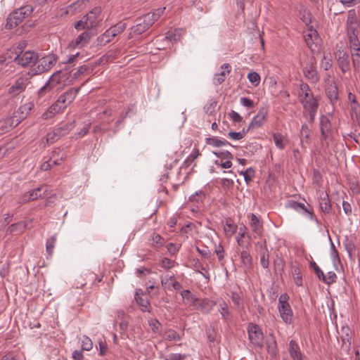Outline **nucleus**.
Returning <instances> with one entry per match:
<instances>
[{"label":"nucleus","mask_w":360,"mask_h":360,"mask_svg":"<svg viewBox=\"0 0 360 360\" xmlns=\"http://www.w3.org/2000/svg\"><path fill=\"white\" fill-rule=\"evenodd\" d=\"M298 98L304 108V116L309 123H313L317 112L319 102L307 84L303 82L300 84Z\"/></svg>","instance_id":"obj_1"},{"label":"nucleus","mask_w":360,"mask_h":360,"mask_svg":"<svg viewBox=\"0 0 360 360\" xmlns=\"http://www.w3.org/2000/svg\"><path fill=\"white\" fill-rule=\"evenodd\" d=\"M79 88H71L62 94L58 99L49 108L42 114L44 120L51 118L54 115L62 112L68 105L75 98Z\"/></svg>","instance_id":"obj_2"},{"label":"nucleus","mask_w":360,"mask_h":360,"mask_svg":"<svg viewBox=\"0 0 360 360\" xmlns=\"http://www.w3.org/2000/svg\"><path fill=\"white\" fill-rule=\"evenodd\" d=\"M49 193L48 186L42 185L21 195L18 199V203L20 205L25 204L39 198H45Z\"/></svg>","instance_id":"obj_3"},{"label":"nucleus","mask_w":360,"mask_h":360,"mask_svg":"<svg viewBox=\"0 0 360 360\" xmlns=\"http://www.w3.org/2000/svg\"><path fill=\"white\" fill-rule=\"evenodd\" d=\"M37 53L32 51L23 52L21 51L19 53H16L14 57V61L22 67H32L36 65L38 60Z\"/></svg>","instance_id":"obj_4"},{"label":"nucleus","mask_w":360,"mask_h":360,"mask_svg":"<svg viewBox=\"0 0 360 360\" xmlns=\"http://www.w3.org/2000/svg\"><path fill=\"white\" fill-rule=\"evenodd\" d=\"M150 18V16H146L144 15L142 18L136 20V25L131 27L129 38H133L140 35L149 29V27L153 25V20Z\"/></svg>","instance_id":"obj_5"},{"label":"nucleus","mask_w":360,"mask_h":360,"mask_svg":"<svg viewBox=\"0 0 360 360\" xmlns=\"http://www.w3.org/2000/svg\"><path fill=\"white\" fill-rule=\"evenodd\" d=\"M30 83V77L29 75L20 76L15 82L9 87L8 92L9 94L15 96L25 91L27 86Z\"/></svg>","instance_id":"obj_6"},{"label":"nucleus","mask_w":360,"mask_h":360,"mask_svg":"<svg viewBox=\"0 0 360 360\" xmlns=\"http://www.w3.org/2000/svg\"><path fill=\"white\" fill-rule=\"evenodd\" d=\"M56 60L57 58L54 55H48L41 58H38L37 66L34 70V74L39 75L49 71L55 65Z\"/></svg>","instance_id":"obj_7"},{"label":"nucleus","mask_w":360,"mask_h":360,"mask_svg":"<svg viewBox=\"0 0 360 360\" xmlns=\"http://www.w3.org/2000/svg\"><path fill=\"white\" fill-rule=\"evenodd\" d=\"M72 123H67L62 127H58L49 132L46 135V141L49 144H52L62 136L68 134L73 129Z\"/></svg>","instance_id":"obj_8"},{"label":"nucleus","mask_w":360,"mask_h":360,"mask_svg":"<svg viewBox=\"0 0 360 360\" xmlns=\"http://www.w3.org/2000/svg\"><path fill=\"white\" fill-rule=\"evenodd\" d=\"M248 333L249 340L254 346L262 347L263 345L264 335L257 325L250 323L248 328Z\"/></svg>","instance_id":"obj_9"},{"label":"nucleus","mask_w":360,"mask_h":360,"mask_svg":"<svg viewBox=\"0 0 360 360\" xmlns=\"http://www.w3.org/2000/svg\"><path fill=\"white\" fill-rule=\"evenodd\" d=\"M347 27L348 37L359 36L360 33L359 25L356 18V11L354 9L348 11Z\"/></svg>","instance_id":"obj_10"},{"label":"nucleus","mask_w":360,"mask_h":360,"mask_svg":"<svg viewBox=\"0 0 360 360\" xmlns=\"http://www.w3.org/2000/svg\"><path fill=\"white\" fill-rule=\"evenodd\" d=\"M60 72H57L54 73L49 79V81L46 83V84L42 86L39 90V96H44L46 92H49L51 90L56 89L59 90L60 87L58 86L60 82Z\"/></svg>","instance_id":"obj_11"},{"label":"nucleus","mask_w":360,"mask_h":360,"mask_svg":"<svg viewBox=\"0 0 360 360\" xmlns=\"http://www.w3.org/2000/svg\"><path fill=\"white\" fill-rule=\"evenodd\" d=\"M304 77L312 83H316L319 79V75L316 70L315 59L311 57L307 65L303 68Z\"/></svg>","instance_id":"obj_12"},{"label":"nucleus","mask_w":360,"mask_h":360,"mask_svg":"<svg viewBox=\"0 0 360 360\" xmlns=\"http://www.w3.org/2000/svg\"><path fill=\"white\" fill-rule=\"evenodd\" d=\"M160 281L162 285L166 290H171L172 288L175 290H179L182 288L181 284L176 281L174 274L165 276H161Z\"/></svg>","instance_id":"obj_13"},{"label":"nucleus","mask_w":360,"mask_h":360,"mask_svg":"<svg viewBox=\"0 0 360 360\" xmlns=\"http://www.w3.org/2000/svg\"><path fill=\"white\" fill-rule=\"evenodd\" d=\"M214 305L215 302L212 300L198 298L193 307L202 313L207 314L212 309Z\"/></svg>","instance_id":"obj_14"},{"label":"nucleus","mask_w":360,"mask_h":360,"mask_svg":"<svg viewBox=\"0 0 360 360\" xmlns=\"http://www.w3.org/2000/svg\"><path fill=\"white\" fill-rule=\"evenodd\" d=\"M91 35L89 31H84L70 43L72 48H82L89 44Z\"/></svg>","instance_id":"obj_15"},{"label":"nucleus","mask_w":360,"mask_h":360,"mask_svg":"<svg viewBox=\"0 0 360 360\" xmlns=\"http://www.w3.org/2000/svg\"><path fill=\"white\" fill-rule=\"evenodd\" d=\"M337 55L338 67L343 73L348 72L350 70L349 55L343 51H338Z\"/></svg>","instance_id":"obj_16"},{"label":"nucleus","mask_w":360,"mask_h":360,"mask_svg":"<svg viewBox=\"0 0 360 360\" xmlns=\"http://www.w3.org/2000/svg\"><path fill=\"white\" fill-rule=\"evenodd\" d=\"M285 207L295 210L297 212L303 211L305 213L309 214L310 219H314V213L311 210H309L304 204L297 202L293 200H288L285 203Z\"/></svg>","instance_id":"obj_17"},{"label":"nucleus","mask_w":360,"mask_h":360,"mask_svg":"<svg viewBox=\"0 0 360 360\" xmlns=\"http://www.w3.org/2000/svg\"><path fill=\"white\" fill-rule=\"evenodd\" d=\"M320 129L321 134L323 139H327L332 132V125L329 119L322 115L320 118Z\"/></svg>","instance_id":"obj_18"},{"label":"nucleus","mask_w":360,"mask_h":360,"mask_svg":"<svg viewBox=\"0 0 360 360\" xmlns=\"http://www.w3.org/2000/svg\"><path fill=\"white\" fill-rule=\"evenodd\" d=\"M221 71L215 74L213 77V84L216 86L221 84L226 78V76L231 72V66L229 63H224L221 67Z\"/></svg>","instance_id":"obj_19"},{"label":"nucleus","mask_w":360,"mask_h":360,"mask_svg":"<svg viewBox=\"0 0 360 360\" xmlns=\"http://www.w3.org/2000/svg\"><path fill=\"white\" fill-rule=\"evenodd\" d=\"M101 9L100 7H95L89 13L84 16L85 20L88 23L86 26L89 27V30L97 25V19L101 13Z\"/></svg>","instance_id":"obj_20"},{"label":"nucleus","mask_w":360,"mask_h":360,"mask_svg":"<svg viewBox=\"0 0 360 360\" xmlns=\"http://www.w3.org/2000/svg\"><path fill=\"white\" fill-rule=\"evenodd\" d=\"M278 308L282 320L286 324H290L292 321L293 313L290 304L278 306Z\"/></svg>","instance_id":"obj_21"},{"label":"nucleus","mask_w":360,"mask_h":360,"mask_svg":"<svg viewBox=\"0 0 360 360\" xmlns=\"http://www.w3.org/2000/svg\"><path fill=\"white\" fill-rule=\"evenodd\" d=\"M249 218L250 219V227L254 233V237L260 236L263 231V226L259 219L253 213H252Z\"/></svg>","instance_id":"obj_22"},{"label":"nucleus","mask_w":360,"mask_h":360,"mask_svg":"<svg viewBox=\"0 0 360 360\" xmlns=\"http://www.w3.org/2000/svg\"><path fill=\"white\" fill-rule=\"evenodd\" d=\"M240 260L244 271L250 272L252 269V257L247 250L240 252Z\"/></svg>","instance_id":"obj_23"},{"label":"nucleus","mask_w":360,"mask_h":360,"mask_svg":"<svg viewBox=\"0 0 360 360\" xmlns=\"http://www.w3.org/2000/svg\"><path fill=\"white\" fill-rule=\"evenodd\" d=\"M288 352L292 360H299L304 357L301 353L300 346L294 340L289 342Z\"/></svg>","instance_id":"obj_24"},{"label":"nucleus","mask_w":360,"mask_h":360,"mask_svg":"<svg viewBox=\"0 0 360 360\" xmlns=\"http://www.w3.org/2000/svg\"><path fill=\"white\" fill-rule=\"evenodd\" d=\"M326 94L332 103L336 102L338 99V91L335 84L332 82L326 87Z\"/></svg>","instance_id":"obj_25"},{"label":"nucleus","mask_w":360,"mask_h":360,"mask_svg":"<svg viewBox=\"0 0 360 360\" xmlns=\"http://www.w3.org/2000/svg\"><path fill=\"white\" fill-rule=\"evenodd\" d=\"M319 205L321 210L326 214L330 213L331 210L330 200L327 193H322L319 198Z\"/></svg>","instance_id":"obj_26"},{"label":"nucleus","mask_w":360,"mask_h":360,"mask_svg":"<svg viewBox=\"0 0 360 360\" xmlns=\"http://www.w3.org/2000/svg\"><path fill=\"white\" fill-rule=\"evenodd\" d=\"M304 38L308 47L313 50V44L319 39L317 32L311 29L304 35Z\"/></svg>","instance_id":"obj_27"},{"label":"nucleus","mask_w":360,"mask_h":360,"mask_svg":"<svg viewBox=\"0 0 360 360\" xmlns=\"http://www.w3.org/2000/svg\"><path fill=\"white\" fill-rule=\"evenodd\" d=\"M34 7L31 5H26L24 6H21L18 9L14 11V12L18 15V16L22 20V21L31 15L33 13Z\"/></svg>","instance_id":"obj_28"},{"label":"nucleus","mask_w":360,"mask_h":360,"mask_svg":"<svg viewBox=\"0 0 360 360\" xmlns=\"http://www.w3.org/2000/svg\"><path fill=\"white\" fill-rule=\"evenodd\" d=\"M137 304L141 307L142 311L150 312L151 307L146 295H139L138 293L135 296Z\"/></svg>","instance_id":"obj_29"},{"label":"nucleus","mask_w":360,"mask_h":360,"mask_svg":"<svg viewBox=\"0 0 360 360\" xmlns=\"http://www.w3.org/2000/svg\"><path fill=\"white\" fill-rule=\"evenodd\" d=\"M23 118H21V116L19 115L15 111L13 112V116L6 119L4 122H5L6 126L5 128L7 129L8 128H13L16 127L19 123L23 120Z\"/></svg>","instance_id":"obj_30"},{"label":"nucleus","mask_w":360,"mask_h":360,"mask_svg":"<svg viewBox=\"0 0 360 360\" xmlns=\"http://www.w3.org/2000/svg\"><path fill=\"white\" fill-rule=\"evenodd\" d=\"M258 253L261 266L264 269H268L269 266V252L267 248H265L264 245L262 246V251H259Z\"/></svg>","instance_id":"obj_31"},{"label":"nucleus","mask_w":360,"mask_h":360,"mask_svg":"<svg viewBox=\"0 0 360 360\" xmlns=\"http://www.w3.org/2000/svg\"><path fill=\"white\" fill-rule=\"evenodd\" d=\"M22 21L18 16V15L13 11L7 18L6 27L7 29H13L18 26Z\"/></svg>","instance_id":"obj_32"},{"label":"nucleus","mask_w":360,"mask_h":360,"mask_svg":"<svg viewBox=\"0 0 360 360\" xmlns=\"http://www.w3.org/2000/svg\"><path fill=\"white\" fill-rule=\"evenodd\" d=\"M126 23L124 22H119L115 25L110 27L107 30V34H110L111 37H116L126 29Z\"/></svg>","instance_id":"obj_33"},{"label":"nucleus","mask_w":360,"mask_h":360,"mask_svg":"<svg viewBox=\"0 0 360 360\" xmlns=\"http://www.w3.org/2000/svg\"><path fill=\"white\" fill-rule=\"evenodd\" d=\"M26 224L24 221H18L11 224L7 229V231L11 234H19L25 231Z\"/></svg>","instance_id":"obj_34"},{"label":"nucleus","mask_w":360,"mask_h":360,"mask_svg":"<svg viewBox=\"0 0 360 360\" xmlns=\"http://www.w3.org/2000/svg\"><path fill=\"white\" fill-rule=\"evenodd\" d=\"M292 278L297 286L302 285V278L301 275V270L298 265H292Z\"/></svg>","instance_id":"obj_35"},{"label":"nucleus","mask_w":360,"mask_h":360,"mask_svg":"<svg viewBox=\"0 0 360 360\" xmlns=\"http://www.w3.org/2000/svg\"><path fill=\"white\" fill-rule=\"evenodd\" d=\"M181 295L186 304L194 306L198 297H195L189 290H184L181 292Z\"/></svg>","instance_id":"obj_36"},{"label":"nucleus","mask_w":360,"mask_h":360,"mask_svg":"<svg viewBox=\"0 0 360 360\" xmlns=\"http://www.w3.org/2000/svg\"><path fill=\"white\" fill-rule=\"evenodd\" d=\"M34 107V104L31 102L26 103L19 107V108L15 111L19 115L21 116V118H26L30 110Z\"/></svg>","instance_id":"obj_37"},{"label":"nucleus","mask_w":360,"mask_h":360,"mask_svg":"<svg viewBox=\"0 0 360 360\" xmlns=\"http://www.w3.org/2000/svg\"><path fill=\"white\" fill-rule=\"evenodd\" d=\"M150 240L151 241L150 245L155 248L162 247L165 243V239L156 233H153L150 235Z\"/></svg>","instance_id":"obj_38"},{"label":"nucleus","mask_w":360,"mask_h":360,"mask_svg":"<svg viewBox=\"0 0 360 360\" xmlns=\"http://www.w3.org/2000/svg\"><path fill=\"white\" fill-rule=\"evenodd\" d=\"M224 230L226 235L231 237L236 232L237 226L231 221V219H227L224 226Z\"/></svg>","instance_id":"obj_39"},{"label":"nucleus","mask_w":360,"mask_h":360,"mask_svg":"<svg viewBox=\"0 0 360 360\" xmlns=\"http://www.w3.org/2000/svg\"><path fill=\"white\" fill-rule=\"evenodd\" d=\"M273 139L276 146L278 149L283 150L285 148L287 141L282 134L275 133L273 135Z\"/></svg>","instance_id":"obj_40"},{"label":"nucleus","mask_w":360,"mask_h":360,"mask_svg":"<svg viewBox=\"0 0 360 360\" xmlns=\"http://www.w3.org/2000/svg\"><path fill=\"white\" fill-rule=\"evenodd\" d=\"M13 68L12 64L10 62L6 61V58L4 56H0V75L6 73L13 70L11 68Z\"/></svg>","instance_id":"obj_41"},{"label":"nucleus","mask_w":360,"mask_h":360,"mask_svg":"<svg viewBox=\"0 0 360 360\" xmlns=\"http://www.w3.org/2000/svg\"><path fill=\"white\" fill-rule=\"evenodd\" d=\"M352 60L354 70L359 72L360 70V49L359 51H352Z\"/></svg>","instance_id":"obj_42"},{"label":"nucleus","mask_w":360,"mask_h":360,"mask_svg":"<svg viewBox=\"0 0 360 360\" xmlns=\"http://www.w3.org/2000/svg\"><path fill=\"white\" fill-rule=\"evenodd\" d=\"M57 240V235L55 234L50 238H48L46 243V250L49 255H52L53 252V249L55 246V243Z\"/></svg>","instance_id":"obj_43"},{"label":"nucleus","mask_w":360,"mask_h":360,"mask_svg":"<svg viewBox=\"0 0 360 360\" xmlns=\"http://www.w3.org/2000/svg\"><path fill=\"white\" fill-rule=\"evenodd\" d=\"M301 143L303 145L304 143H309V129L306 124L302 125L300 130Z\"/></svg>","instance_id":"obj_44"},{"label":"nucleus","mask_w":360,"mask_h":360,"mask_svg":"<svg viewBox=\"0 0 360 360\" xmlns=\"http://www.w3.org/2000/svg\"><path fill=\"white\" fill-rule=\"evenodd\" d=\"M337 276L335 272L329 271L327 274H323V276L321 277V281L327 285H330L336 282Z\"/></svg>","instance_id":"obj_45"},{"label":"nucleus","mask_w":360,"mask_h":360,"mask_svg":"<svg viewBox=\"0 0 360 360\" xmlns=\"http://www.w3.org/2000/svg\"><path fill=\"white\" fill-rule=\"evenodd\" d=\"M348 38L350 51L360 50V41L358 39V36H349Z\"/></svg>","instance_id":"obj_46"},{"label":"nucleus","mask_w":360,"mask_h":360,"mask_svg":"<svg viewBox=\"0 0 360 360\" xmlns=\"http://www.w3.org/2000/svg\"><path fill=\"white\" fill-rule=\"evenodd\" d=\"M200 155V151L198 148H194L191 154L185 160L184 165L185 167H188L192 162L198 158Z\"/></svg>","instance_id":"obj_47"},{"label":"nucleus","mask_w":360,"mask_h":360,"mask_svg":"<svg viewBox=\"0 0 360 360\" xmlns=\"http://www.w3.org/2000/svg\"><path fill=\"white\" fill-rule=\"evenodd\" d=\"M165 340L177 341L181 340V335L174 330L169 329L165 333Z\"/></svg>","instance_id":"obj_48"},{"label":"nucleus","mask_w":360,"mask_h":360,"mask_svg":"<svg viewBox=\"0 0 360 360\" xmlns=\"http://www.w3.org/2000/svg\"><path fill=\"white\" fill-rule=\"evenodd\" d=\"M219 311L220 312L224 319L228 320L231 318V314L229 310L228 305L226 302H223L221 304H220Z\"/></svg>","instance_id":"obj_49"},{"label":"nucleus","mask_w":360,"mask_h":360,"mask_svg":"<svg viewBox=\"0 0 360 360\" xmlns=\"http://www.w3.org/2000/svg\"><path fill=\"white\" fill-rule=\"evenodd\" d=\"M148 325L150 327V328L153 333H160L162 325L158 319H150L148 320Z\"/></svg>","instance_id":"obj_50"},{"label":"nucleus","mask_w":360,"mask_h":360,"mask_svg":"<svg viewBox=\"0 0 360 360\" xmlns=\"http://www.w3.org/2000/svg\"><path fill=\"white\" fill-rule=\"evenodd\" d=\"M248 79L255 86L259 85L261 79L259 75L256 72H251L248 73Z\"/></svg>","instance_id":"obj_51"},{"label":"nucleus","mask_w":360,"mask_h":360,"mask_svg":"<svg viewBox=\"0 0 360 360\" xmlns=\"http://www.w3.org/2000/svg\"><path fill=\"white\" fill-rule=\"evenodd\" d=\"M265 120L260 117L259 116H258L257 115L254 117V118L252 119V122H250L249 127H248V129H247V131H248L249 129H252V128H255V127H261L264 122Z\"/></svg>","instance_id":"obj_52"},{"label":"nucleus","mask_w":360,"mask_h":360,"mask_svg":"<svg viewBox=\"0 0 360 360\" xmlns=\"http://www.w3.org/2000/svg\"><path fill=\"white\" fill-rule=\"evenodd\" d=\"M240 174L244 176L245 181L248 183L252 180L255 175V170L252 167H250L245 171L240 172Z\"/></svg>","instance_id":"obj_53"},{"label":"nucleus","mask_w":360,"mask_h":360,"mask_svg":"<svg viewBox=\"0 0 360 360\" xmlns=\"http://www.w3.org/2000/svg\"><path fill=\"white\" fill-rule=\"evenodd\" d=\"M181 31L175 30L173 32H168L166 39H168L170 41L176 42L180 39Z\"/></svg>","instance_id":"obj_54"},{"label":"nucleus","mask_w":360,"mask_h":360,"mask_svg":"<svg viewBox=\"0 0 360 360\" xmlns=\"http://www.w3.org/2000/svg\"><path fill=\"white\" fill-rule=\"evenodd\" d=\"M247 131L245 129L239 132L230 131L228 133V137L233 140H240L245 136Z\"/></svg>","instance_id":"obj_55"},{"label":"nucleus","mask_w":360,"mask_h":360,"mask_svg":"<svg viewBox=\"0 0 360 360\" xmlns=\"http://www.w3.org/2000/svg\"><path fill=\"white\" fill-rule=\"evenodd\" d=\"M165 9V7L162 8H158L157 10H155L153 13H147L145 15L146 16H150L151 18V20H153V24L158 20V18H160V16L163 13V11Z\"/></svg>","instance_id":"obj_56"},{"label":"nucleus","mask_w":360,"mask_h":360,"mask_svg":"<svg viewBox=\"0 0 360 360\" xmlns=\"http://www.w3.org/2000/svg\"><path fill=\"white\" fill-rule=\"evenodd\" d=\"M213 153L217 155L220 160L226 159L227 160H231L233 158V155L229 151H220V152H213Z\"/></svg>","instance_id":"obj_57"},{"label":"nucleus","mask_w":360,"mask_h":360,"mask_svg":"<svg viewBox=\"0 0 360 360\" xmlns=\"http://www.w3.org/2000/svg\"><path fill=\"white\" fill-rule=\"evenodd\" d=\"M93 343L91 339L86 336H84L82 342V350L89 351L92 349Z\"/></svg>","instance_id":"obj_58"},{"label":"nucleus","mask_w":360,"mask_h":360,"mask_svg":"<svg viewBox=\"0 0 360 360\" xmlns=\"http://www.w3.org/2000/svg\"><path fill=\"white\" fill-rule=\"evenodd\" d=\"M205 142L208 145H211L214 147H221V140L219 139L217 137L207 138L205 139Z\"/></svg>","instance_id":"obj_59"},{"label":"nucleus","mask_w":360,"mask_h":360,"mask_svg":"<svg viewBox=\"0 0 360 360\" xmlns=\"http://www.w3.org/2000/svg\"><path fill=\"white\" fill-rule=\"evenodd\" d=\"M87 25L88 23L86 22V21L84 19V17L83 16V18L81 20L76 22V23L75 24V28L77 30H89V27L86 26Z\"/></svg>","instance_id":"obj_60"},{"label":"nucleus","mask_w":360,"mask_h":360,"mask_svg":"<svg viewBox=\"0 0 360 360\" xmlns=\"http://www.w3.org/2000/svg\"><path fill=\"white\" fill-rule=\"evenodd\" d=\"M174 261L165 257L162 259L160 264L162 268L165 269H169L174 266Z\"/></svg>","instance_id":"obj_61"},{"label":"nucleus","mask_w":360,"mask_h":360,"mask_svg":"<svg viewBox=\"0 0 360 360\" xmlns=\"http://www.w3.org/2000/svg\"><path fill=\"white\" fill-rule=\"evenodd\" d=\"M310 266L313 268L316 276L319 280H321V277L323 276V271L319 268V266L316 264L315 262H310Z\"/></svg>","instance_id":"obj_62"},{"label":"nucleus","mask_w":360,"mask_h":360,"mask_svg":"<svg viewBox=\"0 0 360 360\" xmlns=\"http://www.w3.org/2000/svg\"><path fill=\"white\" fill-rule=\"evenodd\" d=\"M112 38L114 37H111L110 34H107L106 30L102 35H101L98 38V40L101 44H106L107 43H109L112 39Z\"/></svg>","instance_id":"obj_63"},{"label":"nucleus","mask_w":360,"mask_h":360,"mask_svg":"<svg viewBox=\"0 0 360 360\" xmlns=\"http://www.w3.org/2000/svg\"><path fill=\"white\" fill-rule=\"evenodd\" d=\"M214 164L217 166H220L222 168L229 169L232 166V162L231 160H226L223 162V160H216L214 161Z\"/></svg>","instance_id":"obj_64"}]
</instances>
